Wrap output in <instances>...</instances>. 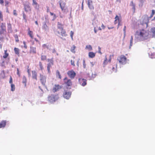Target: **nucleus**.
Masks as SVG:
<instances>
[{"instance_id":"obj_1","label":"nucleus","mask_w":155,"mask_h":155,"mask_svg":"<svg viewBox=\"0 0 155 155\" xmlns=\"http://www.w3.org/2000/svg\"><path fill=\"white\" fill-rule=\"evenodd\" d=\"M138 35L140 39L142 40L147 39L150 37L149 31H146L144 29H142L140 31V33Z\"/></svg>"},{"instance_id":"obj_2","label":"nucleus","mask_w":155,"mask_h":155,"mask_svg":"<svg viewBox=\"0 0 155 155\" xmlns=\"http://www.w3.org/2000/svg\"><path fill=\"white\" fill-rule=\"evenodd\" d=\"M117 59L119 63L122 65L126 64L127 61V58L124 55H121L118 56Z\"/></svg>"},{"instance_id":"obj_3","label":"nucleus","mask_w":155,"mask_h":155,"mask_svg":"<svg viewBox=\"0 0 155 155\" xmlns=\"http://www.w3.org/2000/svg\"><path fill=\"white\" fill-rule=\"evenodd\" d=\"M59 98L58 94H52L48 97V100L51 103H53Z\"/></svg>"},{"instance_id":"obj_4","label":"nucleus","mask_w":155,"mask_h":155,"mask_svg":"<svg viewBox=\"0 0 155 155\" xmlns=\"http://www.w3.org/2000/svg\"><path fill=\"white\" fill-rule=\"evenodd\" d=\"M63 80L64 84L66 85L67 86L71 87L72 86V82L70 79H68L67 77H65Z\"/></svg>"},{"instance_id":"obj_5","label":"nucleus","mask_w":155,"mask_h":155,"mask_svg":"<svg viewBox=\"0 0 155 155\" xmlns=\"http://www.w3.org/2000/svg\"><path fill=\"white\" fill-rule=\"evenodd\" d=\"M67 74L68 77L71 79H74L76 75V73L73 70L68 71Z\"/></svg>"},{"instance_id":"obj_6","label":"nucleus","mask_w":155,"mask_h":155,"mask_svg":"<svg viewBox=\"0 0 155 155\" xmlns=\"http://www.w3.org/2000/svg\"><path fill=\"white\" fill-rule=\"evenodd\" d=\"M6 31L5 23L2 22L0 25V33L1 34H3L5 31Z\"/></svg>"},{"instance_id":"obj_7","label":"nucleus","mask_w":155,"mask_h":155,"mask_svg":"<svg viewBox=\"0 0 155 155\" xmlns=\"http://www.w3.org/2000/svg\"><path fill=\"white\" fill-rule=\"evenodd\" d=\"M71 92L70 91H64L63 94V96L64 98L69 99L71 96Z\"/></svg>"},{"instance_id":"obj_8","label":"nucleus","mask_w":155,"mask_h":155,"mask_svg":"<svg viewBox=\"0 0 155 155\" xmlns=\"http://www.w3.org/2000/svg\"><path fill=\"white\" fill-rule=\"evenodd\" d=\"M48 61L49 63L47 64V70L48 72L50 73V68H51V65L53 64V59H48Z\"/></svg>"},{"instance_id":"obj_9","label":"nucleus","mask_w":155,"mask_h":155,"mask_svg":"<svg viewBox=\"0 0 155 155\" xmlns=\"http://www.w3.org/2000/svg\"><path fill=\"white\" fill-rule=\"evenodd\" d=\"M60 7L62 11L65 10L66 9L65 3L63 1L60 0L59 1Z\"/></svg>"},{"instance_id":"obj_10","label":"nucleus","mask_w":155,"mask_h":155,"mask_svg":"<svg viewBox=\"0 0 155 155\" xmlns=\"http://www.w3.org/2000/svg\"><path fill=\"white\" fill-rule=\"evenodd\" d=\"M78 81L79 84L83 86H84L87 84V80L85 79L79 78Z\"/></svg>"},{"instance_id":"obj_11","label":"nucleus","mask_w":155,"mask_h":155,"mask_svg":"<svg viewBox=\"0 0 155 155\" xmlns=\"http://www.w3.org/2000/svg\"><path fill=\"white\" fill-rule=\"evenodd\" d=\"M40 76L41 82L43 85H45L46 82V77L45 76L41 74H40Z\"/></svg>"},{"instance_id":"obj_12","label":"nucleus","mask_w":155,"mask_h":155,"mask_svg":"<svg viewBox=\"0 0 155 155\" xmlns=\"http://www.w3.org/2000/svg\"><path fill=\"white\" fill-rule=\"evenodd\" d=\"M61 32L59 31H57L59 35H61L62 37H66L67 35L66 32L65 30L64 29L60 30Z\"/></svg>"},{"instance_id":"obj_13","label":"nucleus","mask_w":155,"mask_h":155,"mask_svg":"<svg viewBox=\"0 0 155 155\" xmlns=\"http://www.w3.org/2000/svg\"><path fill=\"white\" fill-rule=\"evenodd\" d=\"M61 88V86L59 85V84H55L54 87L53 88L52 91L54 92H55L58 91Z\"/></svg>"},{"instance_id":"obj_14","label":"nucleus","mask_w":155,"mask_h":155,"mask_svg":"<svg viewBox=\"0 0 155 155\" xmlns=\"http://www.w3.org/2000/svg\"><path fill=\"white\" fill-rule=\"evenodd\" d=\"M87 5L90 9L92 10L94 9V7L93 5V2L92 0H89V1H87Z\"/></svg>"},{"instance_id":"obj_15","label":"nucleus","mask_w":155,"mask_h":155,"mask_svg":"<svg viewBox=\"0 0 155 155\" xmlns=\"http://www.w3.org/2000/svg\"><path fill=\"white\" fill-rule=\"evenodd\" d=\"M32 74V77L33 79L37 80V73L35 71H31Z\"/></svg>"},{"instance_id":"obj_16","label":"nucleus","mask_w":155,"mask_h":155,"mask_svg":"<svg viewBox=\"0 0 155 155\" xmlns=\"http://www.w3.org/2000/svg\"><path fill=\"white\" fill-rule=\"evenodd\" d=\"M28 35L29 36L31 39H34V35L33 32L32 31L30 30L29 28L28 29Z\"/></svg>"},{"instance_id":"obj_17","label":"nucleus","mask_w":155,"mask_h":155,"mask_svg":"<svg viewBox=\"0 0 155 155\" xmlns=\"http://www.w3.org/2000/svg\"><path fill=\"white\" fill-rule=\"evenodd\" d=\"M115 67L113 66H111L110 67V71L111 73H112L113 72H116V71L117 67V64L115 65Z\"/></svg>"},{"instance_id":"obj_18","label":"nucleus","mask_w":155,"mask_h":155,"mask_svg":"<svg viewBox=\"0 0 155 155\" xmlns=\"http://www.w3.org/2000/svg\"><path fill=\"white\" fill-rule=\"evenodd\" d=\"M24 8L25 11L26 12L31 11L30 7L28 4L24 5Z\"/></svg>"},{"instance_id":"obj_19","label":"nucleus","mask_w":155,"mask_h":155,"mask_svg":"<svg viewBox=\"0 0 155 155\" xmlns=\"http://www.w3.org/2000/svg\"><path fill=\"white\" fill-rule=\"evenodd\" d=\"M150 32L151 34V38H155V28H152L150 29Z\"/></svg>"},{"instance_id":"obj_20","label":"nucleus","mask_w":155,"mask_h":155,"mask_svg":"<svg viewBox=\"0 0 155 155\" xmlns=\"http://www.w3.org/2000/svg\"><path fill=\"white\" fill-rule=\"evenodd\" d=\"M6 124V122L5 120H2L0 123V128L2 127H4Z\"/></svg>"},{"instance_id":"obj_21","label":"nucleus","mask_w":155,"mask_h":155,"mask_svg":"<svg viewBox=\"0 0 155 155\" xmlns=\"http://www.w3.org/2000/svg\"><path fill=\"white\" fill-rule=\"evenodd\" d=\"M7 29L8 31L11 32L12 31V24L10 23H7Z\"/></svg>"},{"instance_id":"obj_22","label":"nucleus","mask_w":155,"mask_h":155,"mask_svg":"<svg viewBox=\"0 0 155 155\" xmlns=\"http://www.w3.org/2000/svg\"><path fill=\"white\" fill-rule=\"evenodd\" d=\"M27 82V79L25 76H23L22 78V83L24 84L25 87L26 86V83Z\"/></svg>"},{"instance_id":"obj_23","label":"nucleus","mask_w":155,"mask_h":155,"mask_svg":"<svg viewBox=\"0 0 155 155\" xmlns=\"http://www.w3.org/2000/svg\"><path fill=\"white\" fill-rule=\"evenodd\" d=\"M95 56V53L92 52H90L88 53V56L90 58H93Z\"/></svg>"},{"instance_id":"obj_24","label":"nucleus","mask_w":155,"mask_h":155,"mask_svg":"<svg viewBox=\"0 0 155 155\" xmlns=\"http://www.w3.org/2000/svg\"><path fill=\"white\" fill-rule=\"evenodd\" d=\"M35 47H30V52L34 54L36 53V50Z\"/></svg>"},{"instance_id":"obj_25","label":"nucleus","mask_w":155,"mask_h":155,"mask_svg":"<svg viewBox=\"0 0 155 155\" xmlns=\"http://www.w3.org/2000/svg\"><path fill=\"white\" fill-rule=\"evenodd\" d=\"M11 0H4L5 2V6L6 7V9H8V5L9 4Z\"/></svg>"},{"instance_id":"obj_26","label":"nucleus","mask_w":155,"mask_h":155,"mask_svg":"<svg viewBox=\"0 0 155 155\" xmlns=\"http://www.w3.org/2000/svg\"><path fill=\"white\" fill-rule=\"evenodd\" d=\"M115 20L114 21L115 24H116L117 23V21L118 22V26L120 25V19L119 17L117 16L116 15L115 17Z\"/></svg>"},{"instance_id":"obj_27","label":"nucleus","mask_w":155,"mask_h":155,"mask_svg":"<svg viewBox=\"0 0 155 155\" xmlns=\"http://www.w3.org/2000/svg\"><path fill=\"white\" fill-rule=\"evenodd\" d=\"M14 51L15 54L18 55H19L20 50L18 48L15 47L14 48Z\"/></svg>"},{"instance_id":"obj_28","label":"nucleus","mask_w":155,"mask_h":155,"mask_svg":"<svg viewBox=\"0 0 155 155\" xmlns=\"http://www.w3.org/2000/svg\"><path fill=\"white\" fill-rule=\"evenodd\" d=\"M58 28L60 30L63 29V25L58 22Z\"/></svg>"},{"instance_id":"obj_29","label":"nucleus","mask_w":155,"mask_h":155,"mask_svg":"<svg viewBox=\"0 0 155 155\" xmlns=\"http://www.w3.org/2000/svg\"><path fill=\"white\" fill-rule=\"evenodd\" d=\"M8 54L7 53V50H6L4 51V55L3 57L4 58H6L8 56Z\"/></svg>"},{"instance_id":"obj_30","label":"nucleus","mask_w":155,"mask_h":155,"mask_svg":"<svg viewBox=\"0 0 155 155\" xmlns=\"http://www.w3.org/2000/svg\"><path fill=\"white\" fill-rule=\"evenodd\" d=\"M76 48V46L74 45H73L71 48V51L74 53H75V49Z\"/></svg>"},{"instance_id":"obj_31","label":"nucleus","mask_w":155,"mask_h":155,"mask_svg":"<svg viewBox=\"0 0 155 155\" xmlns=\"http://www.w3.org/2000/svg\"><path fill=\"white\" fill-rule=\"evenodd\" d=\"M146 1V0H140L139 6L140 7H142L143 5V3Z\"/></svg>"},{"instance_id":"obj_32","label":"nucleus","mask_w":155,"mask_h":155,"mask_svg":"<svg viewBox=\"0 0 155 155\" xmlns=\"http://www.w3.org/2000/svg\"><path fill=\"white\" fill-rule=\"evenodd\" d=\"M56 75L57 76H58V78L60 79L61 78V75L60 74V72L59 71L57 70L56 72Z\"/></svg>"},{"instance_id":"obj_33","label":"nucleus","mask_w":155,"mask_h":155,"mask_svg":"<svg viewBox=\"0 0 155 155\" xmlns=\"http://www.w3.org/2000/svg\"><path fill=\"white\" fill-rule=\"evenodd\" d=\"M14 37L15 38V41L17 42H18L19 41V40L18 39V35L17 34L14 35Z\"/></svg>"},{"instance_id":"obj_34","label":"nucleus","mask_w":155,"mask_h":155,"mask_svg":"<svg viewBox=\"0 0 155 155\" xmlns=\"http://www.w3.org/2000/svg\"><path fill=\"white\" fill-rule=\"evenodd\" d=\"M0 21H3V15L1 11H0Z\"/></svg>"},{"instance_id":"obj_35","label":"nucleus","mask_w":155,"mask_h":155,"mask_svg":"<svg viewBox=\"0 0 155 155\" xmlns=\"http://www.w3.org/2000/svg\"><path fill=\"white\" fill-rule=\"evenodd\" d=\"M11 90L13 91L15 90V86L13 84H11Z\"/></svg>"},{"instance_id":"obj_36","label":"nucleus","mask_w":155,"mask_h":155,"mask_svg":"<svg viewBox=\"0 0 155 155\" xmlns=\"http://www.w3.org/2000/svg\"><path fill=\"white\" fill-rule=\"evenodd\" d=\"M86 48L88 49L89 51H91L92 49L91 46L90 45H87L86 47Z\"/></svg>"},{"instance_id":"obj_37","label":"nucleus","mask_w":155,"mask_h":155,"mask_svg":"<svg viewBox=\"0 0 155 155\" xmlns=\"http://www.w3.org/2000/svg\"><path fill=\"white\" fill-rule=\"evenodd\" d=\"M39 66L40 68V69L41 70H43L44 69V68L43 67V66L42 63L40 61L39 62Z\"/></svg>"},{"instance_id":"obj_38","label":"nucleus","mask_w":155,"mask_h":155,"mask_svg":"<svg viewBox=\"0 0 155 155\" xmlns=\"http://www.w3.org/2000/svg\"><path fill=\"white\" fill-rule=\"evenodd\" d=\"M47 58L46 56L45 55H42L41 56V60L42 61L46 60Z\"/></svg>"},{"instance_id":"obj_39","label":"nucleus","mask_w":155,"mask_h":155,"mask_svg":"<svg viewBox=\"0 0 155 155\" xmlns=\"http://www.w3.org/2000/svg\"><path fill=\"white\" fill-rule=\"evenodd\" d=\"M133 37L132 36H131V38L130 41V46H131L133 44Z\"/></svg>"},{"instance_id":"obj_40","label":"nucleus","mask_w":155,"mask_h":155,"mask_svg":"<svg viewBox=\"0 0 155 155\" xmlns=\"http://www.w3.org/2000/svg\"><path fill=\"white\" fill-rule=\"evenodd\" d=\"M155 11L154 10H152V13L150 15V18H151L153 16V15L155 14Z\"/></svg>"},{"instance_id":"obj_41","label":"nucleus","mask_w":155,"mask_h":155,"mask_svg":"<svg viewBox=\"0 0 155 155\" xmlns=\"http://www.w3.org/2000/svg\"><path fill=\"white\" fill-rule=\"evenodd\" d=\"M107 58H105L103 62V64L104 65H105L107 64Z\"/></svg>"},{"instance_id":"obj_42","label":"nucleus","mask_w":155,"mask_h":155,"mask_svg":"<svg viewBox=\"0 0 155 155\" xmlns=\"http://www.w3.org/2000/svg\"><path fill=\"white\" fill-rule=\"evenodd\" d=\"M131 5L132 6L133 9L134 10L135 9V5L133 1H131Z\"/></svg>"},{"instance_id":"obj_43","label":"nucleus","mask_w":155,"mask_h":155,"mask_svg":"<svg viewBox=\"0 0 155 155\" xmlns=\"http://www.w3.org/2000/svg\"><path fill=\"white\" fill-rule=\"evenodd\" d=\"M17 74L18 75V76L20 77L21 76V73L19 71V69L18 68H17Z\"/></svg>"},{"instance_id":"obj_44","label":"nucleus","mask_w":155,"mask_h":155,"mask_svg":"<svg viewBox=\"0 0 155 155\" xmlns=\"http://www.w3.org/2000/svg\"><path fill=\"white\" fill-rule=\"evenodd\" d=\"M83 63L84 68H86V64H85V60H83Z\"/></svg>"},{"instance_id":"obj_45","label":"nucleus","mask_w":155,"mask_h":155,"mask_svg":"<svg viewBox=\"0 0 155 155\" xmlns=\"http://www.w3.org/2000/svg\"><path fill=\"white\" fill-rule=\"evenodd\" d=\"M23 44L24 45V48L25 49H27V45H26V42L25 41H23Z\"/></svg>"},{"instance_id":"obj_46","label":"nucleus","mask_w":155,"mask_h":155,"mask_svg":"<svg viewBox=\"0 0 155 155\" xmlns=\"http://www.w3.org/2000/svg\"><path fill=\"white\" fill-rule=\"evenodd\" d=\"M12 81H12V76H10L9 82L11 84H13L12 83Z\"/></svg>"},{"instance_id":"obj_47","label":"nucleus","mask_w":155,"mask_h":155,"mask_svg":"<svg viewBox=\"0 0 155 155\" xmlns=\"http://www.w3.org/2000/svg\"><path fill=\"white\" fill-rule=\"evenodd\" d=\"M13 14L14 15L17 16V11L16 10H13Z\"/></svg>"},{"instance_id":"obj_48","label":"nucleus","mask_w":155,"mask_h":155,"mask_svg":"<svg viewBox=\"0 0 155 155\" xmlns=\"http://www.w3.org/2000/svg\"><path fill=\"white\" fill-rule=\"evenodd\" d=\"M42 47L44 48H46L47 49L48 48V47L47 45L46 44H44L42 45Z\"/></svg>"},{"instance_id":"obj_49","label":"nucleus","mask_w":155,"mask_h":155,"mask_svg":"<svg viewBox=\"0 0 155 155\" xmlns=\"http://www.w3.org/2000/svg\"><path fill=\"white\" fill-rule=\"evenodd\" d=\"M71 64L73 66H75L74 61V60H71Z\"/></svg>"},{"instance_id":"obj_50","label":"nucleus","mask_w":155,"mask_h":155,"mask_svg":"<svg viewBox=\"0 0 155 155\" xmlns=\"http://www.w3.org/2000/svg\"><path fill=\"white\" fill-rule=\"evenodd\" d=\"M32 1H33V4H32L33 5H37L38 4H37V2H36V1H35V0H33Z\"/></svg>"},{"instance_id":"obj_51","label":"nucleus","mask_w":155,"mask_h":155,"mask_svg":"<svg viewBox=\"0 0 155 155\" xmlns=\"http://www.w3.org/2000/svg\"><path fill=\"white\" fill-rule=\"evenodd\" d=\"M50 15H54V18H55V19L56 18V15L55 14H54V13H52V12H50Z\"/></svg>"},{"instance_id":"obj_52","label":"nucleus","mask_w":155,"mask_h":155,"mask_svg":"<svg viewBox=\"0 0 155 155\" xmlns=\"http://www.w3.org/2000/svg\"><path fill=\"white\" fill-rule=\"evenodd\" d=\"M23 16L24 19L25 20V21L26 22L27 21L26 19V16L24 13H23Z\"/></svg>"},{"instance_id":"obj_53","label":"nucleus","mask_w":155,"mask_h":155,"mask_svg":"<svg viewBox=\"0 0 155 155\" xmlns=\"http://www.w3.org/2000/svg\"><path fill=\"white\" fill-rule=\"evenodd\" d=\"M74 35V32L72 31H71L70 36L72 38H73V36Z\"/></svg>"},{"instance_id":"obj_54","label":"nucleus","mask_w":155,"mask_h":155,"mask_svg":"<svg viewBox=\"0 0 155 155\" xmlns=\"http://www.w3.org/2000/svg\"><path fill=\"white\" fill-rule=\"evenodd\" d=\"M4 3V0H0V4L2 5H3Z\"/></svg>"},{"instance_id":"obj_55","label":"nucleus","mask_w":155,"mask_h":155,"mask_svg":"<svg viewBox=\"0 0 155 155\" xmlns=\"http://www.w3.org/2000/svg\"><path fill=\"white\" fill-rule=\"evenodd\" d=\"M46 8H47V12H50V9H49V7H48V6H47L46 7Z\"/></svg>"},{"instance_id":"obj_56","label":"nucleus","mask_w":155,"mask_h":155,"mask_svg":"<svg viewBox=\"0 0 155 155\" xmlns=\"http://www.w3.org/2000/svg\"><path fill=\"white\" fill-rule=\"evenodd\" d=\"M27 71L28 73V75H30V69L28 68L27 69Z\"/></svg>"},{"instance_id":"obj_57","label":"nucleus","mask_w":155,"mask_h":155,"mask_svg":"<svg viewBox=\"0 0 155 155\" xmlns=\"http://www.w3.org/2000/svg\"><path fill=\"white\" fill-rule=\"evenodd\" d=\"M84 2V0H83L82 1V6H81V8L83 10L84 8V5H83V3Z\"/></svg>"},{"instance_id":"obj_58","label":"nucleus","mask_w":155,"mask_h":155,"mask_svg":"<svg viewBox=\"0 0 155 155\" xmlns=\"http://www.w3.org/2000/svg\"><path fill=\"white\" fill-rule=\"evenodd\" d=\"M101 27L102 28V29H104L105 28V26L104 25V24H102Z\"/></svg>"},{"instance_id":"obj_59","label":"nucleus","mask_w":155,"mask_h":155,"mask_svg":"<svg viewBox=\"0 0 155 155\" xmlns=\"http://www.w3.org/2000/svg\"><path fill=\"white\" fill-rule=\"evenodd\" d=\"M126 26H125L124 27V28L123 29V30L124 31V33L125 34L126 33Z\"/></svg>"},{"instance_id":"obj_60","label":"nucleus","mask_w":155,"mask_h":155,"mask_svg":"<svg viewBox=\"0 0 155 155\" xmlns=\"http://www.w3.org/2000/svg\"><path fill=\"white\" fill-rule=\"evenodd\" d=\"M52 52L53 53H55L56 52V51L54 48L52 50Z\"/></svg>"},{"instance_id":"obj_61","label":"nucleus","mask_w":155,"mask_h":155,"mask_svg":"<svg viewBox=\"0 0 155 155\" xmlns=\"http://www.w3.org/2000/svg\"><path fill=\"white\" fill-rule=\"evenodd\" d=\"M94 32L95 33H96L97 32V31L96 30V28H95V27L94 28Z\"/></svg>"},{"instance_id":"obj_62","label":"nucleus","mask_w":155,"mask_h":155,"mask_svg":"<svg viewBox=\"0 0 155 155\" xmlns=\"http://www.w3.org/2000/svg\"><path fill=\"white\" fill-rule=\"evenodd\" d=\"M154 54H151L150 56H151V58H153L154 57Z\"/></svg>"},{"instance_id":"obj_63","label":"nucleus","mask_w":155,"mask_h":155,"mask_svg":"<svg viewBox=\"0 0 155 155\" xmlns=\"http://www.w3.org/2000/svg\"><path fill=\"white\" fill-rule=\"evenodd\" d=\"M34 39V40L36 41V42H38V40H37L36 38H35Z\"/></svg>"},{"instance_id":"obj_64","label":"nucleus","mask_w":155,"mask_h":155,"mask_svg":"<svg viewBox=\"0 0 155 155\" xmlns=\"http://www.w3.org/2000/svg\"><path fill=\"white\" fill-rule=\"evenodd\" d=\"M35 23L36 25H38V22L37 21H35Z\"/></svg>"}]
</instances>
